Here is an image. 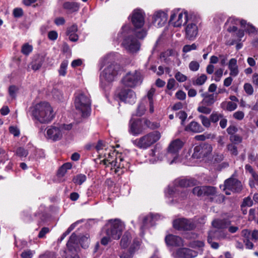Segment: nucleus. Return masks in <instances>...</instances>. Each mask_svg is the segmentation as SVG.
<instances>
[{"instance_id":"obj_56","label":"nucleus","mask_w":258,"mask_h":258,"mask_svg":"<svg viewBox=\"0 0 258 258\" xmlns=\"http://www.w3.org/2000/svg\"><path fill=\"white\" fill-rule=\"evenodd\" d=\"M200 64L197 61H191L189 64V68L191 71H197L199 70Z\"/></svg>"},{"instance_id":"obj_4","label":"nucleus","mask_w":258,"mask_h":258,"mask_svg":"<svg viewBox=\"0 0 258 258\" xmlns=\"http://www.w3.org/2000/svg\"><path fill=\"white\" fill-rule=\"evenodd\" d=\"M75 105L77 110L82 113L83 117L88 116L91 110V100L89 94L80 93L76 96Z\"/></svg>"},{"instance_id":"obj_46","label":"nucleus","mask_w":258,"mask_h":258,"mask_svg":"<svg viewBox=\"0 0 258 258\" xmlns=\"http://www.w3.org/2000/svg\"><path fill=\"white\" fill-rule=\"evenodd\" d=\"M207 79V77L205 74L201 75L200 77H198L195 82H194V85H203Z\"/></svg>"},{"instance_id":"obj_16","label":"nucleus","mask_w":258,"mask_h":258,"mask_svg":"<svg viewBox=\"0 0 258 258\" xmlns=\"http://www.w3.org/2000/svg\"><path fill=\"white\" fill-rule=\"evenodd\" d=\"M120 99L125 103L134 104L136 102V95L131 89H123L118 94Z\"/></svg>"},{"instance_id":"obj_53","label":"nucleus","mask_w":258,"mask_h":258,"mask_svg":"<svg viewBox=\"0 0 258 258\" xmlns=\"http://www.w3.org/2000/svg\"><path fill=\"white\" fill-rule=\"evenodd\" d=\"M230 140L234 144H238L242 142V138L238 135H233L230 136Z\"/></svg>"},{"instance_id":"obj_47","label":"nucleus","mask_w":258,"mask_h":258,"mask_svg":"<svg viewBox=\"0 0 258 258\" xmlns=\"http://www.w3.org/2000/svg\"><path fill=\"white\" fill-rule=\"evenodd\" d=\"M243 89L248 95H252L253 94V88L250 83H245L243 86Z\"/></svg>"},{"instance_id":"obj_12","label":"nucleus","mask_w":258,"mask_h":258,"mask_svg":"<svg viewBox=\"0 0 258 258\" xmlns=\"http://www.w3.org/2000/svg\"><path fill=\"white\" fill-rule=\"evenodd\" d=\"M122 45L130 53L137 52L140 48V44L137 39L132 35H129L123 39Z\"/></svg>"},{"instance_id":"obj_32","label":"nucleus","mask_w":258,"mask_h":258,"mask_svg":"<svg viewBox=\"0 0 258 258\" xmlns=\"http://www.w3.org/2000/svg\"><path fill=\"white\" fill-rule=\"evenodd\" d=\"M221 107L223 109H226L229 111H232L236 109L237 105L236 103L232 102H223L221 104Z\"/></svg>"},{"instance_id":"obj_34","label":"nucleus","mask_w":258,"mask_h":258,"mask_svg":"<svg viewBox=\"0 0 258 258\" xmlns=\"http://www.w3.org/2000/svg\"><path fill=\"white\" fill-rule=\"evenodd\" d=\"M131 240V235L128 233H125L123 235L121 241L120 246L122 248H126L128 246V244Z\"/></svg>"},{"instance_id":"obj_20","label":"nucleus","mask_w":258,"mask_h":258,"mask_svg":"<svg viewBox=\"0 0 258 258\" xmlns=\"http://www.w3.org/2000/svg\"><path fill=\"white\" fill-rule=\"evenodd\" d=\"M176 254L181 257L193 258L197 255L198 252L189 248H181L177 250Z\"/></svg>"},{"instance_id":"obj_54","label":"nucleus","mask_w":258,"mask_h":258,"mask_svg":"<svg viewBox=\"0 0 258 258\" xmlns=\"http://www.w3.org/2000/svg\"><path fill=\"white\" fill-rule=\"evenodd\" d=\"M208 106H201L198 107L197 110L199 112L204 114H208L211 112V109L208 107Z\"/></svg>"},{"instance_id":"obj_36","label":"nucleus","mask_w":258,"mask_h":258,"mask_svg":"<svg viewBox=\"0 0 258 258\" xmlns=\"http://www.w3.org/2000/svg\"><path fill=\"white\" fill-rule=\"evenodd\" d=\"M86 180V176L83 174H80L75 176L73 179V182L77 184L81 185Z\"/></svg>"},{"instance_id":"obj_42","label":"nucleus","mask_w":258,"mask_h":258,"mask_svg":"<svg viewBox=\"0 0 258 258\" xmlns=\"http://www.w3.org/2000/svg\"><path fill=\"white\" fill-rule=\"evenodd\" d=\"M15 154L20 158H23L26 157L28 155V152L24 148L19 147L16 150Z\"/></svg>"},{"instance_id":"obj_24","label":"nucleus","mask_w":258,"mask_h":258,"mask_svg":"<svg viewBox=\"0 0 258 258\" xmlns=\"http://www.w3.org/2000/svg\"><path fill=\"white\" fill-rule=\"evenodd\" d=\"M228 69L230 70L229 75L232 77H236L239 74L238 67L237 63V60L235 58L230 59L228 63Z\"/></svg>"},{"instance_id":"obj_25","label":"nucleus","mask_w":258,"mask_h":258,"mask_svg":"<svg viewBox=\"0 0 258 258\" xmlns=\"http://www.w3.org/2000/svg\"><path fill=\"white\" fill-rule=\"evenodd\" d=\"M201 96L204 98L201 103L205 106H211L216 101L214 94H209L206 92L201 94Z\"/></svg>"},{"instance_id":"obj_41","label":"nucleus","mask_w":258,"mask_h":258,"mask_svg":"<svg viewBox=\"0 0 258 258\" xmlns=\"http://www.w3.org/2000/svg\"><path fill=\"white\" fill-rule=\"evenodd\" d=\"M68 64L67 60H63L60 64L59 69L58 70L59 74L60 76H64L66 75L67 68Z\"/></svg>"},{"instance_id":"obj_14","label":"nucleus","mask_w":258,"mask_h":258,"mask_svg":"<svg viewBox=\"0 0 258 258\" xmlns=\"http://www.w3.org/2000/svg\"><path fill=\"white\" fill-rule=\"evenodd\" d=\"M62 129L60 127L51 125L47 130L46 137L48 139L56 141L62 138Z\"/></svg>"},{"instance_id":"obj_31","label":"nucleus","mask_w":258,"mask_h":258,"mask_svg":"<svg viewBox=\"0 0 258 258\" xmlns=\"http://www.w3.org/2000/svg\"><path fill=\"white\" fill-rule=\"evenodd\" d=\"M184 22L183 20V14L181 13H179L178 14V18L177 21L173 22V25L174 27H180L182 24H185L187 23V13H184Z\"/></svg>"},{"instance_id":"obj_43","label":"nucleus","mask_w":258,"mask_h":258,"mask_svg":"<svg viewBox=\"0 0 258 258\" xmlns=\"http://www.w3.org/2000/svg\"><path fill=\"white\" fill-rule=\"evenodd\" d=\"M144 102V101H143L142 102H141L139 104V105L138 107V108L137 109V112H136L137 116H141L145 113L146 109V106H145Z\"/></svg>"},{"instance_id":"obj_8","label":"nucleus","mask_w":258,"mask_h":258,"mask_svg":"<svg viewBox=\"0 0 258 258\" xmlns=\"http://www.w3.org/2000/svg\"><path fill=\"white\" fill-rule=\"evenodd\" d=\"M212 150V147L210 144L205 143L200 144L194 148L192 157L196 159L204 158L211 154Z\"/></svg>"},{"instance_id":"obj_10","label":"nucleus","mask_w":258,"mask_h":258,"mask_svg":"<svg viewBox=\"0 0 258 258\" xmlns=\"http://www.w3.org/2000/svg\"><path fill=\"white\" fill-rule=\"evenodd\" d=\"M173 226L175 229L182 231L192 230L196 227L191 219L184 218L174 220L173 222Z\"/></svg>"},{"instance_id":"obj_59","label":"nucleus","mask_w":258,"mask_h":258,"mask_svg":"<svg viewBox=\"0 0 258 258\" xmlns=\"http://www.w3.org/2000/svg\"><path fill=\"white\" fill-rule=\"evenodd\" d=\"M175 78L179 82H183L187 79L186 76L179 72L176 73Z\"/></svg>"},{"instance_id":"obj_19","label":"nucleus","mask_w":258,"mask_h":258,"mask_svg":"<svg viewBox=\"0 0 258 258\" xmlns=\"http://www.w3.org/2000/svg\"><path fill=\"white\" fill-rule=\"evenodd\" d=\"M165 241L167 245L180 246L183 245V240L179 236L169 234L165 237Z\"/></svg>"},{"instance_id":"obj_61","label":"nucleus","mask_w":258,"mask_h":258,"mask_svg":"<svg viewBox=\"0 0 258 258\" xmlns=\"http://www.w3.org/2000/svg\"><path fill=\"white\" fill-rule=\"evenodd\" d=\"M35 156L36 159H40L45 157V154L42 150L37 149L34 150Z\"/></svg>"},{"instance_id":"obj_15","label":"nucleus","mask_w":258,"mask_h":258,"mask_svg":"<svg viewBox=\"0 0 258 258\" xmlns=\"http://www.w3.org/2000/svg\"><path fill=\"white\" fill-rule=\"evenodd\" d=\"M131 21L136 28H141L145 23L144 14L141 10H135L132 15Z\"/></svg>"},{"instance_id":"obj_63","label":"nucleus","mask_w":258,"mask_h":258,"mask_svg":"<svg viewBox=\"0 0 258 258\" xmlns=\"http://www.w3.org/2000/svg\"><path fill=\"white\" fill-rule=\"evenodd\" d=\"M176 97L180 100H183L186 98V94L182 90L177 91L175 94Z\"/></svg>"},{"instance_id":"obj_13","label":"nucleus","mask_w":258,"mask_h":258,"mask_svg":"<svg viewBox=\"0 0 258 258\" xmlns=\"http://www.w3.org/2000/svg\"><path fill=\"white\" fill-rule=\"evenodd\" d=\"M146 129L144 127L142 119H131L129 123V133L134 136L141 134Z\"/></svg>"},{"instance_id":"obj_23","label":"nucleus","mask_w":258,"mask_h":258,"mask_svg":"<svg viewBox=\"0 0 258 258\" xmlns=\"http://www.w3.org/2000/svg\"><path fill=\"white\" fill-rule=\"evenodd\" d=\"M185 131L194 133H198L203 132L204 131V128L198 122L192 121L185 127Z\"/></svg>"},{"instance_id":"obj_64","label":"nucleus","mask_w":258,"mask_h":258,"mask_svg":"<svg viewBox=\"0 0 258 258\" xmlns=\"http://www.w3.org/2000/svg\"><path fill=\"white\" fill-rule=\"evenodd\" d=\"M132 246L130 247L129 252H123L120 255V258H133Z\"/></svg>"},{"instance_id":"obj_52","label":"nucleus","mask_w":258,"mask_h":258,"mask_svg":"<svg viewBox=\"0 0 258 258\" xmlns=\"http://www.w3.org/2000/svg\"><path fill=\"white\" fill-rule=\"evenodd\" d=\"M253 204V201L251 200L250 197H247L243 199V201L241 203V205L245 207H251Z\"/></svg>"},{"instance_id":"obj_18","label":"nucleus","mask_w":258,"mask_h":258,"mask_svg":"<svg viewBox=\"0 0 258 258\" xmlns=\"http://www.w3.org/2000/svg\"><path fill=\"white\" fill-rule=\"evenodd\" d=\"M185 37L189 40H193L198 35V28L195 23H189L185 28Z\"/></svg>"},{"instance_id":"obj_27","label":"nucleus","mask_w":258,"mask_h":258,"mask_svg":"<svg viewBox=\"0 0 258 258\" xmlns=\"http://www.w3.org/2000/svg\"><path fill=\"white\" fill-rule=\"evenodd\" d=\"M155 92V89L154 88H151L148 92L147 95V98L148 100L149 103V106L150 109L149 111L150 112L152 113L154 110V101H153V96L154 95ZM146 100V97H145L144 100L143 101H145Z\"/></svg>"},{"instance_id":"obj_33","label":"nucleus","mask_w":258,"mask_h":258,"mask_svg":"<svg viewBox=\"0 0 258 258\" xmlns=\"http://www.w3.org/2000/svg\"><path fill=\"white\" fill-rule=\"evenodd\" d=\"M240 24L241 26L243 27L245 31L249 34H253L256 32L255 28L249 24H246L245 20H242L240 21Z\"/></svg>"},{"instance_id":"obj_11","label":"nucleus","mask_w":258,"mask_h":258,"mask_svg":"<svg viewBox=\"0 0 258 258\" xmlns=\"http://www.w3.org/2000/svg\"><path fill=\"white\" fill-rule=\"evenodd\" d=\"M242 188L241 182L237 179L229 178L225 181L224 190L227 195H230V191L239 192L242 190Z\"/></svg>"},{"instance_id":"obj_58","label":"nucleus","mask_w":258,"mask_h":258,"mask_svg":"<svg viewBox=\"0 0 258 258\" xmlns=\"http://www.w3.org/2000/svg\"><path fill=\"white\" fill-rule=\"evenodd\" d=\"M34 252L30 249H27L23 251L21 254L22 258H32Z\"/></svg>"},{"instance_id":"obj_29","label":"nucleus","mask_w":258,"mask_h":258,"mask_svg":"<svg viewBox=\"0 0 258 258\" xmlns=\"http://www.w3.org/2000/svg\"><path fill=\"white\" fill-rule=\"evenodd\" d=\"M156 219V215L150 214L149 215L144 216L143 218V227L152 226L154 225V221Z\"/></svg>"},{"instance_id":"obj_51","label":"nucleus","mask_w":258,"mask_h":258,"mask_svg":"<svg viewBox=\"0 0 258 258\" xmlns=\"http://www.w3.org/2000/svg\"><path fill=\"white\" fill-rule=\"evenodd\" d=\"M197 48V45L195 43L191 45H185L182 48V51L184 53H187L192 50H196Z\"/></svg>"},{"instance_id":"obj_2","label":"nucleus","mask_w":258,"mask_h":258,"mask_svg":"<svg viewBox=\"0 0 258 258\" xmlns=\"http://www.w3.org/2000/svg\"><path fill=\"white\" fill-rule=\"evenodd\" d=\"M161 138V134L158 131L149 133L140 138L132 140L133 145L141 149H147L155 144Z\"/></svg>"},{"instance_id":"obj_30","label":"nucleus","mask_w":258,"mask_h":258,"mask_svg":"<svg viewBox=\"0 0 258 258\" xmlns=\"http://www.w3.org/2000/svg\"><path fill=\"white\" fill-rule=\"evenodd\" d=\"M216 232L217 231L216 230H211L209 232L207 239L208 242L211 244V247L214 249H217L219 247V244L217 242L213 241V239L215 237Z\"/></svg>"},{"instance_id":"obj_40","label":"nucleus","mask_w":258,"mask_h":258,"mask_svg":"<svg viewBox=\"0 0 258 258\" xmlns=\"http://www.w3.org/2000/svg\"><path fill=\"white\" fill-rule=\"evenodd\" d=\"M194 195L198 197H203L205 196L204 186H198L195 187L192 189Z\"/></svg>"},{"instance_id":"obj_26","label":"nucleus","mask_w":258,"mask_h":258,"mask_svg":"<svg viewBox=\"0 0 258 258\" xmlns=\"http://www.w3.org/2000/svg\"><path fill=\"white\" fill-rule=\"evenodd\" d=\"M212 225L217 229L226 228L231 224V221L227 219H215L212 222Z\"/></svg>"},{"instance_id":"obj_28","label":"nucleus","mask_w":258,"mask_h":258,"mask_svg":"<svg viewBox=\"0 0 258 258\" xmlns=\"http://www.w3.org/2000/svg\"><path fill=\"white\" fill-rule=\"evenodd\" d=\"M174 52L172 49H168L161 53L160 58L164 63L169 64L171 62L170 57L174 55Z\"/></svg>"},{"instance_id":"obj_57","label":"nucleus","mask_w":258,"mask_h":258,"mask_svg":"<svg viewBox=\"0 0 258 258\" xmlns=\"http://www.w3.org/2000/svg\"><path fill=\"white\" fill-rule=\"evenodd\" d=\"M204 246V243L202 241H194L189 243V246L192 248H201Z\"/></svg>"},{"instance_id":"obj_3","label":"nucleus","mask_w":258,"mask_h":258,"mask_svg":"<svg viewBox=\"0 0 258 258\" xmlns=\"http://www.w3.org/2000/svg\"><path fill=\"white\" fill-rule=\"evenodd\" d=\"M106 234L113 239H118L124 229V225L118 219L109 220L105 225Z\"/></svg>"},{"instance_id":"obj_21","label":"nucleus","mask_w":258,"mask_h":258,"mask_svg":"<svg viewBox=\"0 0 258 258\" xmlns=\"http://www.w3.org/2000/svg\"><path fill=\"white\" fill-rule=\"evenodd\" d=\"M63 9L68 14L77 12L80 9V4L75 2H66L62 5Z\"/></svg>"},{"instance_id":"obj_60","label":"nucleus","mask_w":258,"mask_h":258,"mask_svg":"<svg viewBox=\"0 0 258 258\" xmlns=\"http://www.w3.org/2000/svg\"><path fill=\"white\" fill-rule=\"evenodd\" d=\"M233 116L235 119L241 120L244 117V113L242 111H237L233 113Z\"/></svg>"},{"instance_id":"obj_22","label":"nucleus","mask_w":258,"mask_h":258,"mask_svg":"<svg viewBox=\"0 0 258 258\" xmlns=\"http://www.w3.org/2000/svg\"><path fill=\"white\" fill-rule=\"evenodd\" d=\"M45 60V55L38 54L34 57V59L31 62V68L34 71H37L40 69Z\"/></svg>"},{"instance_id":"obj_1","label":"nucleus","mask_w":258,"mask_h":258,"mask_svg":"<svg viewBox=\"0 0 258 258\" xmlns=\"http://www.w3.org/2000/svg\"><path fill=\"white\" fill-rule=\"evenodd\" d=\"M33 118L41 123H48L53 118V110L50 104L42 102L36 104L32 111Z\"/></svg>"},{"instance_id":"obj_45","label":"nucleus","mask_w":258,"mask_h":258,"mask_svg":"<svg viewBox=\"0 0 258 258\" xmlns=\"http://www.w3.org/2000/svg\"><path fill=\"white\" fill-rule=\"evenodd\" d=\"M199 118L201 119L202 124L206 127H209L211 125V120L210 118H208L207 117L203 115H200L199 116Z\"/></svg>"},{"instance_id":"obj_9","label":"nucleus","mask_w":258,"mask_h":258,"mask_svg":"<svg viewBox=\"0 0 258 258\" xmlns=\"http://www.w3.org/2000/svg\"><path fill=\"white\" fill-rule=\"evenodd\" d=\"M197 180L192 178H179L174 180V187H169L168 192L169 195H173L176 190V187H187L192 186L197 184Z\"/></svg>"},{"instance_id":"obj_35","label":"nucleus","mask_w":258,"mask_h":258,"mask_svg":"<svg viewBox=\"0 0 258 258\" xmlns=\"http://www.w3.org/2000/svg\"><path fill=\"white\" fill-rule=\"evenodd\" d=\"M143 120V124L144 127L146 126V127L150 128L152 130H154L157 128L159 127V123L156 122H151L149 120L143 118L142 119Z\"/></svg>"},{"instance_id":"obj_17","label":"nucleus","mask_w":258,"mask_h":258,"mask_svg":"<svg viewBox=\"0 0 258 258\" xmlns=\"http://www.w3.org/2000/svg\"><path fill=\"white\" fill-rule=\"evenodd\" d=\"M168 14L166 12L160 10L156 12L153 17V22L158 27H162L167 22Z\"/></svg>"},{"instance_id":"obj_6","label":"nucleus","mask_w":258,"mask_h":258,"mask_svg":"<svg viewBox=\"0 0 258 258\" xmlns=\"http://www.w3.org/2000/svg\"><path fill=\"white\" fill-rule=\"evenodd\" d=\"M183 146V142L177 139L172 141L168 146L167 152V158H173L170 161V164H172L178 157V152Z\"/></svg>"},{"instance_id":"obj_44","label":"nucleus","mask_w":258,"mask_h":258,"mask_svg":"<svg viewBox=\"0 0 258 258\" xmlns=\"http://www.w3.org/2000/svg\"><path fill=\"white\" fill-rule=\"evenodd\" d=\"M33 50L32 45H29L28 43H25L22 46L21 52L23 54L28 55Z\"/></svg>"},{"instance_id":"obj_5","label":"nucleus","mask_w":258,"mask_h":258,"mask_svg":"<svg viewBox=\"0 0 258 258\" xmlns=\"http://www.w3.org/2000/svg\"><path fill=\"white\" fill-rule=\"evenodd\" d=\"M119 66L114 62L108 64L100 75L101 82L103 81L110 83L113 81L118 74Z\"/></svg>"},{"instance_id":"obj_37","label":"nucleus","mask_w":258,"mask_h":258,"mask_svg":"<svg viewBox=\"0 0 258 258\" xmlns=\"http://www.w3.org/2000/svg\"><path fill=\"white\" fill-rule=\"evenodd\" d=\"M251 175L252 178L249 180V185L250 188H253L255 185L258 186V173L256 172Z\"/></svg>"},{"instance_id":"obj_48","label":"nucleus","mask_w":258,"mask_h":258,"mask_svg":"<svg viewBox=\"0 0 258 258\" xmlns=\"http://www.w3.org/2000/svg\"><path fill=\"white\" fill-rule=\"evenodd\" d=\"M227 150L234 156H237L238 154L237 147L233 144H229L227 146Z\"/></svg>"},{"instance_id":"obj_50","label":"nucleus","mask_w":258,"mask_h":258,"mask_svg":"<svg viewBox=\"0 0 258 258\" xmlns=\"http://www.w3.org/2000/svg\"><path fill=\"white\" fill-rule=\"evenodd\" d=\"M176 116L178 117L180 119H181V124L183 125L184 122L187 118V115L186 113L184 111H180L176 113Z\"/></svg>"},{"instance_id":"obj_38","label":"nucleus","mask_w":258,"mask_h":258,"mask_svg":"<svg viewBox=\"0 0 258 258\" xmlns=\"http://www.w3.org/2000/svg\"><path fill=\"white\" fill-rule=\"evenodd\" d=\"M205 196H214L216 194V188L211 186H204Z\"/></svg>"},{"instance_id":"obj_7","label":"nucleus","mask_w":258,"mask_h":258,"mask_svg":"<svg viewBox=\"0 0 258 258\" xmlns=\"http://www.w3.org/2000/svg\"><path fill=\"white\" fill-rule=\"evenodd\" d=\"M142 82L141 72L135 71L133 73H128L122 79V83L125 86L134 87Z\"/></svg>"},{"instance_id":"obj_49","label":"nucleus","mask_w":258,"mask_h":258,"mask_svg":"<svg viewBox=\"0 0 258 258\" xmlns=\"http://www.w3.org/2000/svg\"><path fill=\"white\" fill-rule=\"evenodd\" d=\"M80 243L82 247L86 249L89 247L90 244V240L88 237L83 236L81 238Z\"/></svg>"},{"instance_id":"obj_62","label":"nucleus","mask_w":258,"mask_h":258,"mask_svg":"<svg viewBox=\"0 0 258 258\" xmlns=\"http://www.w3.org/2000/svg\"><path fill=\"white\" fill-rule=\"evenodd\" d=\"M213 158L215 162L219 163L223 160L224 156L223 154L221 153H215Z\"/></svg>"},{"instance_id":"obj_55","label":"nucleus","mask_w":258,"mask_h":258,"mask_svg":"<svg viewBox=\"0 0 258 258\" xmlns=\"http://www.w3.org/2000/svg\"><path fill=\"white\" fill-rule=\"evenodd\" d=\"M77 225V223H74L73 224H72L68 228V229L67 230V231L64 232L61 236L60 237V241L62 240L64 237L67 235H68L74 228L75 227H76Z\"/></svg>"},{"instance_id":"obj_39","label":"nucleus","mask_w":258,"mask_h":258,"mask_svg":"<svg viewBox=\"0 0 258 258\" xmlns=\"http://www.w3.org/2000/svg\"><path fill=\"white\" fill-rule=\"evenodd\" d=\"M223 117V114L219 113L218 112H213L210 115V118L211 122L213 123H216Z\"/></svg>"}]
</instances>
